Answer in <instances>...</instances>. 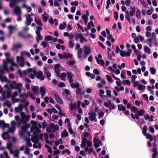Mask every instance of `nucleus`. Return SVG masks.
<instances>
[{"instance_id": "f257e3e1", "label": "nucleus", "mask_w": 158, "mask_h": 158, "mask_svg": "<svg viewBox=\"0 0 158 158\" xmlns=\"http://www.w3.org/2000/svg\"><path fill=\"white\" fill-rule=\"evenodd\" d=\"M139 108L135 106H133L131 108V112L135 113L134 114L132 113L131 114V116L133 119L135 118L139 121V117L142 116L144 114L145 111L142 109H140L139 110Z\"/></svg>"}, {"instance_id": "f03ea898", "label": "nucleus", "mask_w": 158, "mask_h": 158, "mask_svg": "<svg viewBox=\"0 0 158 158\" xmlns=\"http://www.w3.org/2000/svg\"><path fill=\"white\" fill-rule=\"evenodd\" d=\"M30 131L34 135L31 138L32 141L35 143H37L39 142L38 134L40 133V130L36 126H32L31 128Z\"/></svg>"}, {"instance_id": "7ed1b4c3", "label": "nucleus", "mask_w": 158, "mask_h": 158, "mask_svg": "<svg viewBox=\"0 0 158 158\" xmlns=\"http://www.w3.org/2000/svg\"><path fill=\"white\" fill-rule=\"evenodd\" d=\"M92 146V143L90 141H86V139L85 138L82 140V143L81 145V147L85 148V152H88L89 154L91 153L93 151Z\"/></svg>"}, {"instance_id": "20e7f679", "label": "nucleus", "mask_w": 158, "mask_h": 158, "mask_svg": "<svg viewBox=\"0 0 158 158\" xmlns=\"http://www.w3.org/2000/svg\"><path fill=\"white\" fill-rule=\"evenodd\" d=\"M11 82V83L9 84V87L7 85H5L4 86V88L7 89H8L9 90L10 89H17L18 91V92L20 93L22 84L21 83H17L15 81H12Z\"/></svg>"}, {"instance_id": "39448f33", "label": "nucleus", "mask_w": 158, "mask_h": 158, "mask_svg": "<svg viewBox=\"0 0 158 158\" xmlns=\"http://www.w3.org/2000/svg\"><path fill=\"white\" fill-rule=\"evenodd\" d=\"M98 108H96L94 110L90 111L88 113L89 115V118L91 121H94L95 122L97 121V113Z\"/></svg>"}, {"instance_id": "423d86ee", "label": "nucleus", "mask_w": 158, "mask_h": 158, "mask_svg": "<svg viewBox=\"0 0 158 158\" xmlns=\"http://www.w3.org/2000/svg\"><path fill=\"white\" fill-rule=\"evenodd\" d=\"M51 94L58 103L61 104H63V102L62 99L60 98L58 94L56 91L52 90L51 93Z\"/></svg>"}, {"instance_id": "0eeeda50", "label": "nucleus", "mask_w": 158, "mask_h": 158, "mask_svg": "<svg viewBox=\"0 0 158 158\" xmlns=\"http://www.w3.org/2000/svg\"><path fill=\"white\" fill-rule=\"evenodd\" d=\"M33 73L35 75L36 73V71L35 69L30 68L27 69V70H23V71H19V73L21 76L29 74V73Z\"/></svg>"}, {"instance_id": "6e6552de", "label": "nucleus", "mask_w": 158, "mask_h": 158, "mask_svg": "<svg viewBox=\"0 0 158 158\" xmlns=\"http://www.w3.org/2000/svg\"><path fill=\"white\" fill-rule=\"evenodd\" d=\"M30 118V116L28 115L23 116L19 122V123H23L24 126H27L26 123L29 120ZM19 123L17 124L18 126H19Z\"/></svg>"}, {"instance_id": "1a4fd4ad", "label": "nucleus", "mask_w": 158, "mask_h": 158, "mask_svg": "<svg viewBox=\"0 0 158 158\" xmlns=\"http://www.w3.org/2000/svg\"><path fill=\"white\" fill-rule=\"evenodd\" d=\"M135 11L133 10H130L129 13V11L128 10L126 12V15L125 16V19L127 20L129 23H131V20L130 19V16H133L135 14Z\"/></svg>"}, {"instance_id": "9d476101", "label": "nucleus", "mask_w": 158, "mask_h": 158, "mask_svg": "<svg viewBox=\"0 0 158 158\" xmlns=\"http://www.w3.org/2000/svg\"><path fill=\"white\" fill-rule=\"evenodd\" d=\"M75 39L77 41L79 39H80V42L81 43H82L84 41L86 42L87 40L85 39L83 35L81 34L77 33L75 35Z\"/></svg>"}, {"instance_id": "9b49d317", "label": "nucleus", "mask_w": 158, "mask_h": 158, "mask_svg": "<svg viewBox=\"0 0 158 158\" xmlns=\"http://www.w3.org/2000/svg\"><path fill=\"white\" fill-rule=\"evenodd\" d=\"M25 16L26 17V21L25 23V25L27 26L30 25L33 20L31 17V15L30 14H28L25 15Z\"/></svg>"}, {"instance_id": "f8f14e48", "label": "nucleus", "mask_w": 158, "mask_h": 158, "mask_svg": "<svg viewBox=\"0 0 158 158\" xmlns=\"http://www.w3.org/2000/svg\"><path fill=\"white\" fill-rule=\"evenodd\" d=\"M7 28L9 30V33L8 34V36H10L13 32L14 31L16 30L17 25L13 26L11 25H10L7 27Z\"/></svg>"}, {"instance_id": "ddd939ff", "label": "nucleus", "mask_w": 158, "mask_h": 158, "mask_svg": "<svg viewBox=\"0 0 158 158\" xmlns=\"http://www.w3.org/2000/svg\"><path fill=\"white\" fill-rule=\"evenodd\" d=\"M19 98L20 101L21 102H25L27 99V98L28 97V91L27 94H26L25 93L23 94L19 93Z\"/></svg>"}, {"instance_id": "4468645a", "label": "nucleus", "mask_w": 158, "mask_h": 158, "mask_svg": "<svg viewBox=\"0 0 158 158\" xmlns=\"http://www.w3.org/2000/svg\"><path fill=\"white\" fill-rule=\"evenodd\" d=\"M10 153L13 155V157L14 158H19V154L20 152L18 149H16L15 150H13L10 152Z\"/></svg>"}, {"instance_id": "2eb2a0df", "label": "nucleus", "mask_w": 158, "mask_h": 158, "mask_svg": "<svg viewBox=\"0 0 158 158\" xmlns=\"http://www.w3.org/2000/svg\"><path fill=\"white\" fill-rule=\"evenodd\" d=\"M144 117L146 120H148L150 122H152L154 121V119L156 120L155 117L153 115H151L150 116L147 114H146L144 115Z\"/></svg>"}, {"instance_id": "dca6fc26", "label": "nucleus", "mask_w": 158, "mask_h": 158, "mask_svg": "<svg viewBox=\"0 0 158 158\" xmlns=\"http://www.w3.org/2000/svg\"><path fill=\"white\" fill-rule=\"evenodd\" d=\"M16 60L17 63L19 66L21 67H23L24 66V63L23 60V58L21 56H17Z\"/></svg>"}, {"instance_id": "f3484780", "label": "nucleus", "mask_w": 158, "mask_h": 158, "mask_svg": "<svg viewBox=\"0 0 158 158\" xmlns=\"http://www.w3.org/2000/svg\"><path fill=\"white\" fill-rule=\"evenodd\" d=\"M22 46L20 43H17L16 44H14L13 47L11 48V50L13 51H15L16 52H18V49L19 48H21Z\"/></svg>"}, {"instance_id": "a211bd4d", "label": "nucleus", "mask_w": 158, "mask_h": 158, "mask_svg": "<svg viewBox=\"0 0 158 158\" xmlns=\"http://www.w3.org/2000/svg\"><path fill=\"white\" fill-rule=\"evenodd\" d=\"M14 13L17 15H21L22 11L20 8L19 6L15 7L13 10Z\"/></svg>"}, {"instance_id": "6ab92c4d", "label": "nucleus", "mask_w": 158, "mask_h": 158, "mask_svg": "<svg viewBox=\"0 0 158 158\" xmlns=\"http://www.w3.org/2000/svg\"><path fill=\"white\" fill-rule=\"evenodd\" d=\"M39 90L41 95V98H43L46 94V89L44 87H41L39 89Z\"/></svg>"}, {"instance_id": "aec40b11", "label": "nucleus", "mask_w": 158, "mask_h": 158, "mask_svg": "<svg viewBox=\"0 0 158 158\" xmlns=\"http://www.w3.org/2000/svg\"><path fill=\"white\" fill-rule=\"evenodd\" d=\"M43 74V72L41 71H40L37 73H36V74L35 75H36V77L38 79H40L41 81H43L44 79Z\"/></svg>"}, {"instance_id": "412c9836", "label": "nucleus", "mask_w": 158, "mask_h": 158, "mask_svg": "<svg viewBox=\"0 0 158 158\" xmlns=\"http://www.w3.org/2000/svg\"><path fill=\"white\" fill-rule=\"evenodd\" d=\"M83 50L84 53L86 56L88 55L91 52L90 47L88 46H85Z\"/></svg>"}, {"instance_id": "4be33fe9", "label": "nucleus", "mask_w": 158, "mask_h": 158, "mask_svg": "<svg viewBox=\"0 0 158 158\" xmlns=\"http://www.w3.org/2000/svg\"><path fill=\"white\" fill-rule=\"evenodd\" d=\"M49 127L51 129H53L54 132L58 130L59 128V127L57 125H55L53 123H51Z\"/></svg>"}, {"instance_id": "5701e85b", "label": "nucleus", "mask_w": 158, "mask_h": 158, "mask_svg": "<svg viewBox=\"0 0 158 158\" xmlns=\"http://www.w3.org/2000/svg\"><path fill=\"white\" fill-rule=\"evenodd\" d=\"M80 106V104L79 102L77 104L75 103H71L69 107L70 108L71 110L72 111L73 110H75L77 108H79Z\"/></svg>"}, {"instance_id": "b1692460", "label": "nucleus", "mask_w": 158, "mask_h": 158, "mask_svg": "<svg viewBox=\"0 0 158 158\" xmlns=\"http://www.w3.org/2000/svg\"><path fill=\"white\" fill-rule=\"evenodd\" d=\"M11 91H9L7 93V96L8 97H10L12 98H14L16 97L18 95V93L17 91L15 92L12 94H11Z\"/></svg>"}, {"instance_id": "393cba45", "label": "nucleus", "mask_w": 158, "mask_h": 158, "mask_svg": "<svg viewBox=\"0 0 158 158\" xmlns=\"http://www.w3.org/2000/svg\"><path fill=\"white\" fill-rule=\"evenodd\" d=\"M37 36L36 37V39L37 43H38L39 42L40 40H41L43 39V36L41 35V33L40 32H37L36 33Z\"/></svg>"}, {"instance_id": "a878e982", "label": "nucleus", "mask_w": 158, "mask_h": 158, "mask_svg": "<svg viewBox=\"0 0 158 158\" xmlns=\"http://www.w3.org/2000/svg\"><path fill=\"white\" fill-rule=\"evenodd\" d=\"M0 80L1 82H10V81L8 80L6 77L5 76L0 74Z\"/></svg>"}, {"instance_id": "bb28decb", "label": "nucleus", "mask_w": 158, "mask_h": 158, "mask_svg": "<svg viewBox=\"0 0 158 158\" xmlns=\"http://www.w3.org/2000/svg\"><path fill=\"white\" fill-rule=\"evenodd\" d=\"M27 128V126H24L21 127V130L19 131V134L21 136H23L26 131Z\"/></svg>"}, {"instance_id": "cd10ccee", "label": "nucleus", "mask_w": 158, "mask_h": 158, "mask_svg": "<svg viewBox=\"0 0 158 158\" xmlns=\"http://www.w3.org/2000/svg\"><path fill=\"white\" fill-rule=\"evenodd\" d=\"M22 7L26 9L28 12H31L32 10L31 7L27 6L25 4H24L22 5Z\"/></svg>"}, {"instance_id": "c85d7f7f", "label": "nucleus", "mask_w": 158, "mask_h": 158, "mask_svg": "<svg viewBox=\"0 0 158 158\" xmlns=\"http://www.w3.org/2000/svg\"><path fill=\"white\" fill-rule=\"evenodd\" d=\"M67 77V74L65 73H63L60 74L59 77L62 80H65Z\"/></svg>"}, {"instance_id": "c756f323", "label": "nucleus", "mask_w": 158, "mask_h": 158, "mask_svg": "<svg viewBox=\"0 0 158 158\" xmlns=\"http://www.w3.org/2000/svg\"><path fill=\"white\" fill-rule=\"evenodd\" d=\"M32 91L34 92L35 94L36 95H39V91L38 88L36 86H35L32 88Z\"/></svg>"}, {"instance_id": "7c9ffc66", "label": "nucleus", "mask_w": 158, "mask_h": 158, "mask_svg": "<svg viewBox=\"0 0 158 158\" xmlns=\"http://www.w3.org/2000/svg\"><path fill=\"white\" fill-rule=\"evenodd\" d=\"M95 59L97 60V63L98 64H101L102 66H103L104 64V62L102 60H99L96 56L95 57Z\"/></svg>"}, {"instance_id": "2f4dec72", "label": "nucleus", "mask_w": 158, "mask_h": 158, "mask_svg": "<svg viewBox=\"0 0 158 158\" xmlns=\"http://www.w3.org/2000/svg\"><path fill=\"white\" fill-rule=\"evenodd\" d=\"M70 85L73 88H78L79 87V85L77 83H73V82L70 83Z\"/></svg>"}, {"instance_id": "473e14b6", "label": "nucleus", "mask_w": 158, "mask_h": 158, "mask_svg": "<svg viewBox=\"0 0 158 158\" xmlns=\"http://www.w3.org/2000/svg\"><path fill=\"white\" fill-rule=\"evenodd\" d=\"M81 18L84 21V24L86 25L88 20V17L86 15H84L82 16Z\"/></svg>"}, {"instance_id": "72a5a7b5", "label": "nucleus", "mask_w": 158, "mask_h": 158, "mask_svg": "<svg viewBox=\"0 0 158 158\" xmlns=\"http://www.w3.org/2000/svg\"><path fill=\"white\" fill-rule=\"evenodd\" d=\"M34 21L37 25H39L40 26H43L41 21L40 19H37L36 18H35L34 19Z\"/></svg>"}, {"instance_id": "f704fd0d", "label": "nucleus", "mask_w": 158, "mask_h": 158, "mask_svg": "<svg viewBox=\"0 0 158 158\" xmlns=\"http://www.w3.org/2000/svg\"><path fill=\"white\" fill-rule=\"evenodd\" d=\"M118 109L119 111H124L126 110L125 107L122 105H118Z\"/></svg>"}, {"instance_id": "c9c22d12", "label": "nucleus", "mask_w": 158, "mask_h": 158, "mask_svg": "<svg viewBox=\"0 0 158 158\" xmlns=\"http://www.w3.org/2000/svg\"><path fill=\"white\" fill-rule=\"evenodd\" d=\"M66 27V24L65 22H63V23L60 24L59 29L60 30H62L64 29Z\"/></svg>"}, {"instance_id": "e433bc0d", "label": "nucleus", "mask_w": 158, "mask_h": 158, "mask_svg": "<svg viewBox=\"0 0 158 158\" xmlns=\"http://www.w3.org/2000/svg\"><path fill=\"white\" fill-rule=\"evenodd\" d=\"M101 143L102 141L100 140H98L96 142L94 143V146L95 148H98L99 147L100 145H101Z\"/></svg>"}, {"instance_id": "4c0bfd02", "label": "nucleus", "mask_w": 158, "mask_h": 158, "mask_svg": "<svg viewBox=\"0 0 158 158\" xmlns=\"http://www.w3.org/2000/svg\"><path fill=\"white\" fill-rule=\"evenodd\" d=\"M44 39L46 41H52L53 38L50 35H46Z\"/></svg>"}, {"instance_id": "58836bf2", "label": "nucleus", "mask_w": 158, "mask_h": 158, "mask_svg": "<svg viewBox=\"0 0 158 158\" xmlns=\"http://www.w3.org/2000/svg\"><path fill=\"white\" fill-rule=\"evenodd\" d=\"M144 51L148 54L151 53V49L147 46H145L143 47Z\"/></svg>"}, {"instance_id": "ea45409f", "label": "nucleus", "mask_w": 158, "mask_h": 158, "mask_svg": "<svg viewBox=\"0 0 158 158\" xmlns=\"http://www.w3.org/2000/svg\"><path fill=\"white\" fill-rule=\"evenodd\" d=\"M135 15L136 18L138 19H139L140 18L141 15V13L139 9H138L137 10L136 12Z\"/></svg>"}, {"instance_id": "a19ab883", "label": "nucleus", "mask_w": 158, "mask_h": 158, "mask_svg": "<svg viewBox=\"0 0 158 158\" xmlns=\"http://www.w3.org/2000/svg\"><path fill=\"white\" fill-rule=\"evenodd\" d=\"M25 141L26 142L27 146V147H31L32 146V143H31L29 139H26Z\"/></svg>"}, {"instance_id": "79ce46f5", "label": "nucleus", "mask_w": 158, "mask_h": 158, "mask_svg": "<svg viewBox=\"0 0 158 158\" xmlns=\"http://www.w3.org/2000/svg\"><path fill=\"white\" fill-rule=\"evenodd\" d=\"M2 137L3 139L6 140L8 138V135L7 132H3V134L2 135Z\"/></svg>"}, {"instance_id": "37998d69", "label": "nucleus", "mask_w": 158, "mask_h": 158, "mask_svg": "<svg viewBox=\"0 0 158 158\" xmlns=\"http://www.w3.org/2000/svg\"><path fill=\"white\" fill-rule=\"evenodd\" d=\"M15 130V127L11 126L8 128V132L10 133H13Z\"/></svg>"}, {"instance_id": "c03bdc74", "label": "nucleus", "mask_w": 158, "mask_h": 158, "mask_svg": "<svg viewBox=\"0 0 158 158\" xmlns=\"http://www.w3.org/2000/svg\"><path fill=\"white\" fill-rule=\"evenodd\" d=\"M145 136H146V138L149 139L151 142H152L153 141V137L151 135L148 133H147Z\"/></svg>"}, {"instance_id": "a18cd8bd", "label": "nucleus", "mask_w": 158, "mask_h": 158, "mask_svg": "<svg viewBox=\"0 0 158 158\" xmlns=\"http://www.w3.org/2000/svg\"><path fill=\"white\" fill-rule=\"evenodd\" d=\"M44 72L45 73L47 72H49L50 68L48 65H45L44 66Z\"/></svg>"}, {"instance_id": "49530a36", "label": "nucleus", "mask_w": 158, "mask_h": 158, "mask_svg": "<svg viewBox=\"0 0 158 158\" xmlns=\"http://www.w3.org/2000/svg\"><path fill=\"white\" fill-rule=\"evenodd\" d=\"M12 144L10 143H8L7 144L6 148L9 150L10 152L13 150L12 149Z\"/></svg>"}, {"instance_id": "de8ad7c7", "label": "nucleus", "mask_w": 158, "mask_h": 158, "mask_svg": "<svg viewBox=\"0 0 158 158\" xmlns=\"http://www.w3.org/2000/svg\"><path fill=\"white\" fill-rule=\"evenodd\" d=\"M77 56L79 58H81V54L82 52V49L81 48H80L79 50H77Z\"/></svg>"}, {"instance_id": "09e8293b", "label": "nucleus", "mask_w": 158, "mask_h": 158, "mask_svg": "<svg viewBox=\"0 0 158 158\" xmlns=\"http://www.w3.org/2000/svg\"><path fill=\"white\" fill-rule=\"evenodd\" d=\"M6 60L7 61V62L10 63L11 64H14L15 65H17V64L13 62V59H9L8 58H7L6 59Z\"/></svg>"}, {"instance_id": "8fccbe9b", "label": "nucleus", "mask_w": 158, "mask_h": 158, "mask_svg": "<svg viewBox=\"0 0 158 158\" xmlns=\"http://www.w3.org/2000/svg\"><path fill=\"white\" fill-rule=\"evenodd\" d=\"M107 39L108 40H110L112 43H113L114 41V40L111 35H108Z\"/></svg>"}, {"instance_id": "3c124183", "label": "nucleus", "mask_w": 158, "mask_h": 158, "mask_svg": "<svg viewBox=\"0 0 158 158\" xmlns=\"http://www.w3.org/2000/svg\"><path fill=\"white\" fill-rule=\"evenodd\" d=\"M21 54L22 56L24 55H26L28 57H31V54H30V53L29 52H26V51H24L22 52H21Z\"/></svg>"}, {"instance_id": "603ef678", "label": "nucleus", "mask_w": 158, "mask_h": 158, "mask_svg": "<svg viewBox=\"0 0 158 158\" xmlns=\"http://www.w3.org/2000/svg\"><path fill=\"white\" fill-rule=\"evenodd\" d=\"M147 127L146 126H144L143 128L142 133L144 135H146L147 134L146 133L147 131Z\"/></svg>"}, {"instance_id": "864d4df0", "label": "nucleus", "mask_w": 158, "mask_h": 158, "mask_svg": "<svg viewBox=\"0 0 158 158\" xmlns=\"http://www.w3.org/2000/svg\"><path fill=\"white\" fill-rule=\"evenodd\" d=\"M37 144H34L33 147L34 148H40L41 147V144L40 143H36Z\"/></svg>"}, {"instance_id": "5fc2aeb1", "label": "nucleus", "mask_w": 158, "mask_h": 158, "mask_svg": "<svg viewBox=\"0 0 158 158\" xmlns=\"http://www.w3.org/2000/svg\"><path fill=\"white\" fill-rule=\"evenodd\" d=\"M87 131L86 132L84 135V137H87L89 135V132L90 131V129L89 128H88L87 130Z\"/></svg>"}, {"instance_id": "6e6d98bb", "label": "nucleus", "mask_w": 158, "mask_h": 158, "mask_svg": "<svg viewBox=\"0 0 158 158\" xmlns=\"http://www.w3.org/2000/svg\"><path fill=\"white\" fill-rule=\"evenodd\" d=\"M151 73L153 75L155 74L156 73V70L155 68L153 67H151L149 69Z\"/></svg>"}, {"instance_id": "4d7b16f0", "label": "nucleus", "mask_w": 158, "mask_h": 158, "mask_svg": "<svg viewBox=\"0 0 158 158\" xmlns=\"http://www.w3.org/2000/svg\"><path fill=\"white\" fill-rule=\"evenodd\" d=\"M137 88L139 90H142L145 89V87L142 84H139L138 85Z\"/></svg>"}, {"instance_id": "13d9d810", "label": "nucleus", "mask_w": 158, "mask_h": 158, "mask_svg": "<svg viewBox=\"0 0 158 158\" xmlns=\"http://www.w3.org/2000/svg\"><path fill=\"white\" fill-rule=\"evenodd\" d=\"M106 77L108 81L110 83H112L113 82V80L111 77L109 75H106Z\"/></svg>"}, {"instance_id": "bf43d9fd", "label": "nucleus", "mask_w": 158, "mask_h": 158, "mask_svg": "<svg viewBox=\"0 0 158 158\" xmlns=\"http://www.w3.org/2000/svg\"><path fill=\"white\" fill-rule=\"evenodd\" d=\"M69 47L71 48H73L74 47L75 45L74 43L71 40L69 41Z\"/></svg>"}, {"instance_id": "052dcab7", "label": "nucleus", "mask_w": 158, "mask_h": 158, "mask_svg": "<svg viewBox=\"0 0 158 158\" xmlns=\"http://www.w3.org/2000/svg\"><path fill=\"white\" fill-rule=\"evenodd\" d=\"M152 44L155 45H157V43L156 37H152Z\"/></svg>"}, {"instance_id": "680f3d73", "label": "nucleus", "mask_w": 158, "mask_h": 158, "mask_svg": "<svg viewBox=\"0 0 158 158\" xmlns=\"http://www.w3.org/2000/svg\"><path fill=\"white\" fill-rule=\"evenodd\" d=\"M24 153L26 155H29L30 153L29 148H28L27 147H26Z\"/></svg>"}, {"instance_id": "e2e57ef3", "label": "nucleus", "mask_w": 158, "mask_h": 158, "mask_svg": "<svg viewBox=\"0 0 158 158\" xmlns=\"http://www.w3.org/2000/svg\"><path fill=\"white\" fill-rule=\"evenodd\" d=\"M58 56L59 58H60V59L67 58L66 54H64L63 55L60 53H58Z\"/></svg>"}, {"instance_id": "0e129e2a", "label": "nucleus", "mask_w": 158, "mask_h": 158, "mask_svg": "<svg viewBox=\"0 0 158 158\" xmlns=\"http://www.w3.org/2000/svg\"><path fill=\"white\" fill-rule=\"evenodd\" d=\"M71 125L70 124H69V125L68 126V130L70 133L71 134H73V133H74V132L73 131L71 127Z\"/></svg>"}, {"instance_id": "69168bd1", "label": "nucleus", "mask_w": 158, "mask_h": 158, "mask_svg": "<svg viewBox=\"0 0 158 158\" xmlns=\"http://www.w3.org/2000/svg\"><path fill=\"white\" fill-rule=\"evenodd\" d=\"M3 69L4 70L6 71L7 73L9 72V70L7 68L6 63H5L3 65Z\"/></svg>"}, {"instance_id": "338daca9", "label": "nucleus", "mask_w": 158, "mask_h": 158, "mask_svg": "<svg viewBox=\"0 0 158 158\" xmlns=\"http://www.w3.org/2000/svg\"><path fill=\"white\" fill-rule=\"evenodd\" d=\"M123 85L127 84L128 85H130L131 84V83L128 80H124L123 81Z\"/></svg>"}, {"instance_id": "774afa93", "label": "nucleus", "mask_w": 158, "mask_h": 158, "mask_svg": "<svg viewBox=\"0 0 158 158\" xmlns=\"http://www.w3.org/2000/svg\"><path fill=\"white\" fill-rule=\"evenodd\" d=\"M49 44H48V43L45 41H43L42 42V45L44 48H45Z\"/></svg>"}]
</instances>
